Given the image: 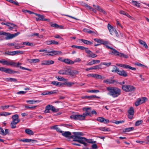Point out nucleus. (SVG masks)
<instances>
[{
  "label": "nucleus",
  "mask_w": 149,
  "mask_h": 149,
  "mask_svg": "<svg viewBox=\"0 0 149 149\" xmlns=\"http://www.w3.org/2000/svg\"><path fill=\"white\" fill-rule=\"evenodd\" d=\"M95 97V96H94V95H90V96H84L83 97H82V98H87V99H92V98H94V97Z\"/></svg>",
  "instance_id": "obj_49"
},
{
  "label": "nucleus",
  "mask_w": 149,
  "mask_h": 149,
  "mask_svg": "<svg viewBox=\"0 0 149 149\" xmlns=\"http://www.w3.org/2000/svg\"><path fill=\"white\" fill-rule=\"evenodd\" d=\"M94 40L96 42L100 43L102 44H106V42H104V41L102 40H100L97 38H95L94 39Z\"/></svg>",
  "instance_id": "obj_23"
},
{
  "label": "nucleus",
  "mask_w": 149,
  "mask_h": 149,
  "mask_svg": "<svg viewBox=\"0 0 149 149\" xmlns=\"http://www.w3.org/2000/svg\"><path fill=\"white\" fill-rule=\"evenodd\" d=\"M87 116H91V114L90 113V111L88 110L85 113H84L82 115L77 114L72 115L70 117V118L74 120H82L85 119V118Z\"/></svg>",
  "instance_id": "obj_3"
},
{
  "label": "nucleus",
  "mask_w": 149,
  "mask_h": 149,
  "mask_svg": "<svg viewBox=\"0 0 149 149\" xmlns=\"http://www.w3.org/2000/svg\"><path fill=\"white\" fill-rule=\"evenodd\" d=\"M27 103L31 104L35 103L36 102H39L40 101L38 100H27L26 101Z\"/></svg>",
  "instance_id": "obj_35"
},
{
  "label": "nucleus",
  "mask_w": 149,
  "mask_h": 149,
  "mask_svg": "<svg viewBox=\"0 0 149 149\" xmlns=\"http://www.w3.org/2000/svg\"><path fill=\"white\" fill-rule=\"evenodd\" d=\"M51 128L55 130L57 132L61 133V134L63 132V131L61 130L60 128L59 127H58V126L57 125L52 126L51 127Z\"/></svg>",
  "instance_id": "obj_18"
},
{
  "label": "nucleus",
  "mask_w": 149,
  "mask_h": 149,
  "mask_svg": "<svg viewBox=\"0 0 149 149\" xmlns=\"http://www.w3.org/2000/svg\"><path fill=\"white\" fill-rule=\"evenodd\" d=\"M118 56L121 57H123L125 58H128V56L126 54H125L123 53H119Z\"/></svg>",
  "instance_id": "obj_39"
},
{
  "label": "nucleus",
  "mask_w": 149,
  "mask_h": 149,
  "mask_svg": "<svg viewBox=\"0 0 149 149\" xmlns=\"http://www.w3.org/2000/svg\"><path fill=\"white\" fill-rule=\"evenodd\" d=\"M104 42H106V44H103L106 46V48H107V49H112V48H113L112 47H110L108 45V42L106 41H104Z\"/></svg>",
  "instance_id": "obj_57"
},
{
  "label": "nucleus",
  "mask_w": 149,
  "mask_h": 149,
  "mask_svg": "<svg viewBox=\"0 0 149 149\" xmlns=\"http://www.w3.org/2000/svg\"><path fill=\"white\" fill-rule=\"evenodd\" d=\"M101 63L98 65H96L94 66V70H97L99 69H102V68L101 67Z\"/></svg>",
  "instance_id": "obj_43"
},
{
  "label": "nucleus",
  "mask_w": 149,
  "mask_h": 149,
  "mask_svg": "<svg viewBox=\"0 0 149 149\" xmlns=\"http://www.w3.org/2000/svg\"><path fill=\"white\" fill-rule=\"evenodd\" d=\"M51 110L53 112H57L59 111L58 109H56L54 106H52V107Z\"/></svg>",
  "instance_id": "obj_51"
},
{
  "label": "nucleus",
  "mask_w": 149,
  "mask_h": 149,
  "mask_svg": "<svg viewBox=\"0 0 149 149\" xmlns=\"http://www.w3.org/2000/svg\"><path fill=\"white\" fill-rule=\"evenodd\" d=\"M25 132L29 135H33L34 134V133L32 131L29 129L25 130Z\"/></svg>",
  "instance_id": "obj_26"
},
{
  "label": "nucleus",
  "mask_w": 149,
  "mask_h": 149,
  "mask_svg": "<svg viewBox=\"0 0 149 149\" xmlns=\"http://www.w3.org/2000/svg\"><path fill=\"white\" fill-rule=\"evenodd\" d=\"M58 73L60 74L65 75V73L64 69L60 70L58 72Z\"/></svg>",
  "instance_id": "obj_47"
},
{
  "label": "nucleus",
  "mask_w": 149,
  "mask_h": 149,
  "mask_svg": "<svg viewBox=\"0 0 149 149\" xmlns=\"http://www.w3.org/2000/svg\"><path fill=\"white\" fill-rule=\"evenodd\" d=\"M61 134H62V135L63 136L65 137H66V138L70 137V138H71V136H71V133L70 132H69V131L64 132L63 131V132H62ZM72 136L73 135H72Z\"/></svg>",
  "instance_id": "obj_12"
},
{
  "label": "nucleus",
  "mask_w": 149,
  "mask_h": 149,
  "mask_svg": "<svg viewBox=\"0 0 149 149\" xmlns=\"http://www.w3.org/2000/svg\"><path fill=\"white\" fill-rule=\"evenodd\" d=\"M17 124V123L11 122L10 124V126L11 128L12 129L15 128L16 127V125Z\"/></svg>",
  "instance_id": "obj_38"
},
{
  "label": "nucleus",
  "mask_w": 149,
  "mask_h": 149,
  "mask_svg": "<svg viewBox=\"0 0 149 149\" xmlns=\"http://www.w3.org/2000/svg\"><path fill=\"white\" fill-rule=\"evenodd\" d=\"M94 78L98 79H104L105 78V77L102 76L101 75L95 74Z\"/></svg>",
  "instance_id": "obj_27"
},
{
  "label": "nucleus",
  "mask_w": 149,
  "mask_h": 149,
  "mask_svg": "<svg viewBox=\"0 0 149 149\" xmlns=\"http://www.w3.org/2000/svg\"><path fill=\"white\" fill-rule=\"evenodd\" d=\"M24 51H15V55L20 54H23L24 53Z\"/></svg>",
  "instance_id": "obj_54"
},
{
  "label": "nucleus",
  "mask_w": 149,
  "mask_h": 149,
  "mask_svg": "<svg viewBox=\"0 0 149 149\" xmlns=\"http://www.w3.org/2000/svg\"><path fill=\"white\" fill-rule=\"evenodd\" d=\"M88 8L90 11H93L94 13H95L96 12V11L95 10H94L93 8L92 7L89 6H88Z\"/></svg>",
  "instance_id": "obj_61"
},
{
  "label": "nucleus",
  "mask_w": 149,
  "mask_h": 149,
  "mask_svg": "<svg viewBox=\"0 0 149 149\" xmlns=\"http://www.w3.org/2000/svg\"><path fill=\"white\" fill-rule=\"evenodd\" d=\"M142 123V120H138L137 121L136 123H135V126H139V125L141 124Z\"/></svg>",
  "instance_id": "obj_58"
},
{
  "label": "nucleus",
  "mask_w": 149,
  "mask_h": 149,
  "mask_svg": "<svg viewBox=\"0 0 149 149\" xmlns=\"http://www.w3.org/2000/svg\"><path fill=\"white\" fill-rule=\"evenodd\" d=\"M116 65L118 66H120L127 69H131L133 70H136L135 68L132 67L128 65L123 64L119 63H117Z\"/></svg>",
  "instance_id": "obj_8"
},
{
  "label": "nucleus",
  "mask_w": 149,
  "mask_h": 149,
  "mask_svg": "<svg viewBox=\"0 0 149 149\" xmlns=\"http://www.w3.org/2000/svg\"><path fill=\"white\" fill-rule=\"evenodd\" d=\"M122 88L123 90L126 92L134 91L135 90V88L133 86L126 85H122Z\"/></svg>",
  "instance_id": "obj_6"
},
{
  "label": "nucleus",
  "mask_w": 149,
  "mask_h": 149,
  "mask_svg": "<svg viewBox=\"0 0 149 149\" xmlns=\"http://www.w3.org/2000/svg\"><path fill=\"white\" fill-rule=\"evenodd\" d=\"M73 134L74 135L72 136L71 137V138H72L73 140L82 144L85 146H86L88 145L87 143L85 142V141L91 143H95L96 142V141H93L92 139H88L85 138L81 136H83L84 134L81 132H74Z\"/></svg>",
  "instance_id": "obj_1"
},
{
  "label": "nucleus",
  "mask_w": 149,
  "mask_h": 149,
  "mask_svg": "<svg viewBox=\"0 0 149 149\" xmlns=\"http://www.w3.org/2000/svg\"><path fill=\"white\" fill-rule=\"evenodd\" d=\"M20 33L19 32H17L14 34H10L9 33H7L3 31H0V35H3L6 36V37H5V39L6 40L11 39L17 36Z\"/></svg>",
  "instance_id": "obj_4"
},
{
  "label": "nucleus",
  "mask_w": 149,
  "mask_h": 149,
  "mask_svg": "<svg viewBox=\"0 0 149 149\" xmlns=\"http://www.w3.org/2000/svg\"><path fill=\"white\" fill-rule=\"evenodd\" d=\"M25 45H27V46H32V47L34 46V45L33 44V43H30L28 42H25Z\"/></svg>",
  "instance_id": "obj_55"
},
{
  "label": "nucleus",
  "mask_w": 149,
  "mask_h": 149,
  "mask_svg": "<svg viewBox=\"0 0 149 149\" xmlns=\"http://www.w3.org/2000/svg\"><path fill=\"white\" fill-rule=\"evenodd\" d=\"M100 92L98 90H92L89 91L88 92L89 93H97Z\"/></svg>",
  "instance_id": "obj_59"
},
{
  "label": "nucleus",
  "mask_w": 149,
  "mask_h": 149,
  "mask_svg": "<svg viewBox=\"0 0 149 149\" xmlns=\"http://www.w3.org/2000/svg\"><path fill=\"white\" fill-rule=\"evenodd\" d=\"M0 71L4 72H5L6 73L10 74H13L15 73H17L18 74L19 73V72L18 71H15L10 69H7L5 68L2 67H0Z\"/></svg>",
  "instance_id": "obj_7"
},
{
  "label": "nucleus",
  "mask_w": 149,
  "mask_h": 149,
  "mask_svg": "<svg viewBox=\"0 0 149 149\" xmlns=\"http://www.w3.org/2000/svg\"><path fill=\"white\" fill-rule=\"evenodd\" d=\"M52 45H58V42L54 40H52Z\"/></svg>",
  "instance_id": "obj_60"
},
{
  "label": "nucleus",
  "mask_w": 149,
  "mask_h": 149,
  "mask_svg": "<svg viewBox=\"0 0 149 149\" xmlns=\"http://www.w3.org/2000/svg\"><path fill=\"white\" fill-rule=\"evenodd\" d=\"M97 33V31H92L89 29V31L88 33L91 34L93 35H95Z\"/></svg>",
  "instance_id": "obj_46"
},
{
  "label": "nucleus",
  "mask_w": 149,
  "mask_h": 149,
  "mask_svg": "<svg viewBox=\"0 0 149 149\" xmlns=\"http://www.w3.org/2000/svg\"><path fill=\"white\" fill-rule=\"evenodd\" d=\"M140 101V103L142 104L144 103L147 100V98L146 97H143L141 99H139Z\"/></svg>",
  "instance_id": "obj_41"
},
{
  "label": "nucleus",
  "mask_w": 149,
  "mask_h": 149,
  "mask_svg": "<svg viewBox=\"0 0 149 149\" xmlns=\"http://www.w3.org/2000/svg\"><path fill=\"white\" fill-rule=\"evenodd\" d=\"M128 113L130 115H134V109L132 107H131L130 109L128 110Z\"/></svg>",
  "instance_id": "obj_30"
},
{
  "label": "nucleus",
  "mask_w": 149,
  "mask_h": 149,
  "mask_svg": "<svg viewBox=\"0 0 149 149\" xmlns=\"http://www.w3.org/2000/svg\"><path fill=\"white\" fill-rule=\"evenodd\" d=\"M64 70L65 73V75H69L70 69H64Z\"/></svg>",
  "instance_id": "obj_53"
},
{
  "label": "nucleus",
  "mask_w": 149,
  "mask_h": 149,
  "mask_svg": "<svg viewBox=\"0 0 149 149\" xmlns=\"http://www.w3.org/2000/svg\"><path fill=\"white\" fill-rule=\"evenodd\" d=\"M103 82L104 83H105L107 84H115V83L117 82V81L114 80H112L111 79H107L104 80Z\"/></svg>",
  "instance_id": "obj_11"
},
{
  "label": "nucleus",
  "mask_w": 149,
  "mask_h": 149,
  "mask_svg": "<svg viewBox=\"0 0 149 149\" xmlns=\"http://www.w3.org/2000/svg\"><path fill=\"white\" fill-rule=\"evenodd\" d=\"M80 40L82 41L84 43L88 45H91L93 44L92 42L84 39H81Z\"/></svg>",
  "instance_id": "obj_21"
},
{
  "label": "nucleus",
  "mask_w": 149,
  "mask_h": 149,
  "mask_svg": "<svg viewBox=\"0 0 149 149\" xmlns=\"http://www.w3.org/2000/svg\"><path fill=\"white\" fill-rule=\"evenodd\" d=\"M6 80L8 81H14L15 82H16L17 81V79H16L12 78H6Z\"/></svg>",
  "instance_id": "obj_34"
},
{
  "label": "nucleus",
  "mask_w": 149,
  "mask_h": 149,
  "mask_svg": "<svg viewBox=\"0 0 149 149\" xmlns=\"http://www.w3.org/2000/svg\"><path fill=\"white\" fill-rule=\"evenodd\" d=\"M51 84L57 87H60L62 86V83L56 81H52Z\"/></svg>",
  "instance_id": "obj_17"
},
{
  "label": "nucleus",
  "mask_w": 149,
  "mask_h": 149,
  "mask_svg": "<svg viewBox=\"0 0 149 149\" xmlns=\"http://www.w3.org/2000/svg\"><path fill=\"white\" fill-rule=\"evenodd\" d=\"M50 24L52 27H54L55 28H58L59 27V26L56 23L53 24L52 23H50Z\"/></svg>",
  "instance_id": "obj_44"
},
{
  "label": "nucleus",
  "mask_w": 149,
  "mask_h": 149,
  "mask_svg": "<svg viewBox=\"0 0 149 149\" xmlns=\"http://www.w3.org/2000/svg\"><path fill=\"white\" fill-rule=\"evenodd\" d=\"M107 27L108 29H109V31L111 30L113 28V27L109 24H108Z\"/></svg>",
  "instance_id": "obj_64"
},
{
  "label": "nucleus",
  "mask_w": 149,
  "mask_h": 149,
  "mask_svg": "<svg viewBox=\"0 0 149 149\" xmlns=\"http://www.w3.org/2000/svg\"><path fill=\"white\" fill-rule=\"evenodd\" d=\"M40 20L42 21H46L49 22V20L48 19H46L44 18V17L43 15H40L39 16H38Z\"/></svg>",
  "instance_id": "obj_28"
},
{
  "label": "nucleus",
  "mask_w": 149,
  "mask_h": 149,
  "mask_svg": "<svg viewBox=\"0 0 149 149\" xmlns=\"http://www.w3.org/2000/svg\"><path fill=\"white\" fill-rule=\"evenodd\" d=\"M97 120L100 123H103L106 124L109 122V120L108 119H106L102 117H99L97 119Z\"/></svg>",
  "instance_id": "obj_9"
},
{
  "label": "nucleus",
  "mask_w": 149,
  "mask_h": 149,
  "mask_svg": "<svg viewBox=\"0 0 149 149\" xmlns=\"http://www.w3.org/2000/svg\"><path fill=\"white\" fill-rule=\"evenodd\" d=\"M132 2L134 6L138 7H140V3H138L137 1L132 0Z\"/></svg>",
  "instance_id": "obj_33"
},
{
  "label": "nucleus",
  "mask_w": 149,
  "mask_h": 149,
  "mask_svg": "<svg viewBox=\"0 0 149 149\" xmlns=\"http://www.w3.org/2000/svg\"><path fill=\"white\" fill-rule=\"evenodd\" d=\"M97 8H95V9L97 10L98 11L104 14H106L107 13L104 10L101 8L99 6H97Z\"/></svg>",
  "instance_id": "obj_24"
},
{
  "label": "nucleus",
  "mask_w": 149,
  "mask_h": 149,
  "mask_svg": "<svg viewBox=\"0 0 149 149\" xmlns=\"http://www.w3.org/2000/svg\"><path fill=\"white\" fill-rule=\"evenodd\" d=\"M79 73V72L76 70L70 69L69 75L73 77L74 75L78 74Z\"/></svg>",
  "instance_id": "obj_15"
},
{
  "label": "nucleus",
  "mask_w": 149,
  "mask_h": 149,
  "mask_svg": "<svg viewBox=\"0 0 149 149\" xmlns=\"http://www.w3.org/2000/svg\"><path fill=\"white\" fill-rule=\"evenodd\" d=\"M20 141L24 142H29L31 141H34L35 140L31 139H21L20 140Z\"/></svg>",
  "instance_id": "obj_29"
},
{
  "label": "nucleus",
  "mask_w": 149,
  "mask_h": 149,
  "mask_svg": "<svg viewBox=\"0 0 149 149\" xmlns=\"http://www.w3.org/2000/svg\"><path fill=\"white\" fill-rule=\"evenodd\" d=\"M75 83L74 82H65L64 83H62V86L63 85L67 86L68 87H71L72 85H74Z\"/></svg>",
  "instance_id": "obj_20"
},
{
  "label": "nucleus",
  "mask_w": 149,
  "mask_h": 149,
  "mask_svg": "<svg viewBox=\"0 0 149 149\" xmlns=\"http://www.w3.org/2000/svg\"><path fill=\"white\" fill-rule=\"evenodd\" d=\"M1 63L3 65H10L16 67H18L19 65L22 64L21 63H18L17 64H16V63L13 62L12 61H7L4 59L1 60Z\"/></svg>",
  "instance_id": "obj_5"
},
{
  "label": "nucleus",
  "mask_w": 149,
  "mask_h": 149,
  "mask_svg": "<svg viewBox=\"0 0 149 149\" xmlns=\"http://www.w3.org/2000/svg\"><path fill=\"white\" fill-rule=\"evenodd\" d=\"M119 13L121 14L125 15L128 17L130 18L131 17V16L127 13L125 12L124 11L120 10V11Z\"/></svg>",
  "instance_id": "obj_31"
},
{
  "label": "nucleus",
  "mask_w": 149,
  "mask_h": 149,
  "mask_svg": "<svg viewBox=\"0 0 149 149\" xmlns=\"http://www.w3.org/2000/svg\"><path fill=\"white\" fill-rule=\"evenodd\" d=\"M56 78L59 81H65L67 80L66 79L61 77L58 76V77H56Z\"/></svg>",
  "instance_id": "obj_42"
},
{
  "label": "nucleus",
  "mask_w": 149,
  "mask_h": 149,
  "mask_svg": "<svg viewBox=\"0 0 149 149\" xmlns=\"http://www.w3.org/2000/svg\"><path fill=\"white\" fill-rule=\"evenodd\" d=\"M19 65H19V66H18V67H19L21 69H22V70H28L30 71H31V69L27 68H24V67H22L21 66H19Z\"/></svg>",
  "instance_id": "obj_52"
},
{
  "label": "nucleus",
  "mask_w": 149,
  "mask_h": 149,
  "mask_svg": "<svg viewBox=\"0 0 149 149\" xmlns=\"http://www.w3.org/2000/svg\"><path fill=\"white\" fill-rule=\"evenodd\" d=\"M88 57L93 58L97 57V55L93 53L92 51H91V52L89 53L88 54Z\"/></svg>",
  "instance_id": "obj_25"
},
{
  "label": "nucleus",
  "mask_w": 149,
  "mask_h": 149,
  "mask_svg": "<svg viewBox=\"0 0 149 149\" xmlns=\"http://www.w3.org/2000/svg\"><path fill=\"white\" fill-rule=\"evenodd\" d=\"M100 63L101 65H103L107 66H109L111 64V62H101Z\"/></svg>",
  "instance_id": "obj_50"
},
{
  "label": "nucleus",
  "mask_w": 149,
  "mask_h": 149,
  "mask_svg": "<svg viewBox=\"0 0 149 149\" xmlns=\"http://www.w3.org/2000/svg\"><path fill=\"white\" fill-rule=\"evenodd\" d=\"M5 132H4V135H6V134H8L9 132V130L7 129H5Z\"/></svg>",
  "instance_id": "obj_63"
},
{
  "label": "nucleus",
  "mask_w": 149,
  "mask_h": 149,
  "mask_svg": "<svg viewBox=\"0 0 149 149\" xmlns=\"http://www.w3.org/2000/svg\"><path fill=\"white\" fill-rule=\"evenodd\" d=\"M54 63V61L51 60H47V65H52Z\"/></svg>",
  "instance_id": "obj_48"
},
{
  "label": "nucleus",
  "mask_w": 149,
  "mask_h": 149,
  "mask_svg": "<svg viewBox=\"0 0 149 149\" xmlns=\"http://www.w3.org/2000/svg\"><path fill=\"white\" fill-rule=\"evenodd\" d=\"M110 51L109 54L113 55L116 56H118L120 52H118L117 50L116 49H113L112 48V49Z\"/></svg>",
  "instance_id": "obj_14"
},
{
  "label": "nucleus",
  "mask_w": 149,
  "mask_h": 149,
  "mask_svg": "<svg viewBox=\"0 0 149 149\" xmlns=\"http://www.w3.org/2000/svg\"><path fill=\"white\" fill-rule=\"evenodd\" d=\"M106 89L109 92L108 94L114 98L118 97L121 93V90L117 87L109 86L107 87Z\"/></svg>",
  "instance_id": "obj_2"
},
{
  "label": "nucleus",
  "mask_w": 149,
  "mask_h": 149,
  "mask_svg": "<svg viewBox=\"0 0 149 149\" xmlns=\"http://www.w3.org/2000/svg\"><path fill=\"white\" fill-rule=\"evenodd\" d=\"M100 130L102 131H110L109 129V128H106L105 127H101L100 128Z\"/></svg>",
  "instance_id": "obj_45"
},
{
  "label": "nucleus",
  "mask_w": 149,
  "mask_h": 149,
  "mask_svg": "<svg viewBox=\"0 0 149 149\" xmlns=\"http://www.w3.org/2000/svg\"><path fill=\"white\" fill-rule=\"evenodd\" d=\"M47 52L48 53H50L49 54H47V55H48L49 56H53L54 55H55L57 54H61L62 52L60 51H52L49 52Z\"/></svg>",
  "instance_id": "obj_10"
},
{
  "label": "nucleus",
  "mask_w": 149,
  "mask_h": 149,
  "mask_svg": "<svg viewBox=\"0 0 149 149\" xmlns=\"http://www.w3.org/2000/svg\"><path fill=\"white\" fill-rule=\"evenodd\" d=\"M5 54L8 55L13 56L15 55V51L12 52H5Z\"/></svg>",
  "instance_id": "obj_37"
},
{
  "label": "nucleus",
  "mask_w": 149,
  "mask_h": 149,
  "mask_svg": "<svg viewBox=\"0 0 149 149\" xmlns=\"http://www.w3.org/2000/svg\"><path fill=\"white\" fill-rule=\"evenodd\" d=\"M63 62L69 64H72L74 63V62L73 61L68 58L63 59Z\"/></svg>",
  "instance_id": "obj_22"
},
{
  "label": "nucleus",
  "mask_w": 149,
  "mask_h": 149,
  "mask_svg": "<svg viewBox=\"0 0 149 149\" xmlns=\"http://www.w3.org/2000/svg\"><path fill=\"white\" fill-rule=\"evenodd\" d=\"M17 27V26L16 25L11 23L8 26V29L10 30H12L14 29H16Z\"/></svg>",
  "instance_id": "obj_19"
},
{
  "label": "nucleus",
  "mask_w": 149,
  "mask_h": 149,
  "mask_svg": "<svg viewBox=\"0 0 149 149\" xmlns=\"http://www.w3.org/2000/svg\"><path fill=\"white\" fill-rule=\"evenodd\" d=\"M100 62L99 60H94L91 61L88 63L86 64L87 65H91L94 64L98 63Z\"/></svg>",
  "instance_id": "obj_16"
},
{
  "label": "nucleus",
  "mask_w": 149,
  "mask_h": 149,
  "mask_svg": "<svg viewBox=\"0 0 149 149\" xmlns=\"http://www.w3.org/2000/svg\"><path fill=\"white\" fill-rule=\"evenodd\" d=\"M119 69L116 66L114 65L113 66V70H111V71L113 72H117L118 73V71H119Z\"/></svg>",
  "instance_id": "obj_32"
},
{
  "label": "nucleus",
  "mask_w": 149,
  "mask_h": 149,
  "mask_svg": "<svg viewBox=\"0 0 149 149\" xmlns=\"http://www.w3.org/2000/svg\"><path fill=\"white\" fill-rule=\"evenodd\" d=\"M12 113L8 112H4L2 113H0V116H7L9 115Z\"/></svg>",
  "instance_id": "obj_40"
},
{
  "label": "nucleus",
  "mask_w": 149,
  "mask_h": 149,
  "mask_svg": "<svg viewBox=\"0 0 149 149\" xmlns=\"http://www.w3.org/2000/svg\"><path fill=\"white\" fill-rule=\"evenodd\" d=\"M12 119H19L18 115L17 114L13 115L12 117Z\"/></svg>",
  "instance_id": "obj_62"
},
{
  "label": "nucleus",
  "mask_w": 149,
  "mask_h": 149,
  "mask_svg": "<svg viewBox=\"0 0 149 149\" xmlns=\"http://www.w3.org/2000/svg\"><path fill=\"white\" fill-rule=\"evenodd\" d=\"M117 74L120 76L125 77H127L128 75L127 72L123 70H119L118 71Z\"/></svg>",
  "instance_id": "obj_13"
},
{
  "label": "nucleus",
  "mask_w": 149,
  "mask_h": 149,
  "mask_svg": "<svg viewBox=\"0 0 149 149\" xmlns=\"http://www.w3.org/2000/svg\"><path fill=\"white\" fill-rule=\"evenodd\" d=\"M134 129V127H133L126 128L125 129V130L124 131V132H129L133 130Z\"/></svg>",
  "instance_id": "obj_36"
},
{
  "label": "nucleus",
  "mask_w": 149,
  "mask_h": 149,
  "mask_svg": "<svg viewBox=\"0 0 149 149\" xmlns=\"http://www.w3.org/2000/svg\"><path fill=\"white\" fill-rule=\"evenodd\" d=\"M116 30L113 28L111 30L109 31L110 34L112 35H113L114 34V33L116 32Z\"/></svg>",
  "instance_id": "obj_56"
}]
</instances>
